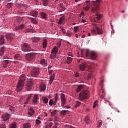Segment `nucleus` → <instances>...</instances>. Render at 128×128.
<instances>
[{"instance_id": "1a4fd4ad", "label": "nucleus", "mask_w": 128, "mask_h": 128, "mask_svg": "<svg viewBox=\"0 0 128 128\" xmlns=\"http://www.w3.org/2000/svg\"><path fill=\"white\" fill-rule=\"evenodd\" d=\"M60 98H61V104L62 106H64L66 104V96L64 94H60Z\"/></svg>"}, {"instance_id": "6e6552de", "label": "nucleus", "mask_w": 128, "mask_h": 128, "mask_svg": "<svg viewBox=\"0 0 128 128\" xmlns=\"http://www.w3.org/2000/svg\"><path fill=\"white\" fill-rule=\"evenodd\" d=\"M90 0H87L84 3V10L86 12H88L90 10Z\"/></svg>"}, {"instance_id": "c9c22d12", "label": "nucleus", "mask_w": 128, "mask_h": 128, "mask_svg": "<svg viewBox=\"0 0 128 128\" xmlns=\"http://www.w3.org/2000/svg\"><path fill=\"white\" fill-rule=\"evenodd\" d=\"M72 62V58L70 57H67V64H70Z\"/></svg>"}, {"instance_id": "338daca9", "label": "nucleus", "mask_w": 128, "mask_h": 128, "mask_svg": "<svg viewBox=\"0 0 128 128\" xmlns=\"http://www.w3.org/2000/svg\"><path fill=\"white\" fill-rule=\"evenodd\" d=\"M64 108H70V106H64Z\"/></svg>"}, {"instance_id": "bf43d9fd", "label": "nucleus", "mask_w": 128, "mask_h": 128, "mask_svg": "<svg viewBox=\"0 0 128 128\" xmlns=\"http://www.w3.org/2000/svg\"><path fill=\"white\" fill-rule=\"evenodd\" d=\"M86 22V19H82V22Z\"/></svg>"}, {"instance_id": "423d86ee", "label": "nucleus", "mask_w": 128, "mask_h": 128, "mask_svg": "<svg viewBox=\"0 0 128 128\" xmlns=\"http://www.w3.org/2000/svg\"><path fill=\"white\" fill-rule=\"evenodd\" d=\"M30 74L32 76L36 77L40 74V70L38 68H34L32 69Z\"/></svg>"}, {"instance_id": "6e6d98bb", "label": "nucleus", "mask_w": 128, "mask_h": 128, "mask_svg": "<svg viewBox=\"0 0 128 128\" xmlns=\"http://www.w3.org/2000/svg\"><path fill=\"white\" fill-rule=\"evenodd\" d=\"M60 45H61V44L60 42L57 43V46H58V48H60Z\"/></svg>"}, {"instance_id": "79ce46f5", "label": "nucleus", "mask_w": 128, "mask_h": 128, "mask_svg": "<svg viewBox=\"0 0 128 128\" xmlns=\"http://www.w3.org/2000/svg\"><path fill=\"white\" fill-rule=\"evenodd\" d=\"M36 124L37 126H39L40 124H42V122L40 121V120L37 119L36 120Z\"/></svg>"}, {"instance_id": "2eb2a0df", "label": "nucleus", "mask_w": 128, "mask_h": 128, "mask_svg": "<svg viewBox=\"0 0 128 128\" xmlns=\"http://www.w3.org/2000/svg\"><path fill=\"white\" fill-rule=\"evenodd\" d=\"M30 16H38V12L36 10H32L30 12Z\"/></svg>"}, {"instance_id": "0eeeda50", "label": "nucleus", "mask_w": 128, "mask_h": 128, "mask_svg": "<svg viewBox=\"0 0 128 128\" xmlns=\"http://www.w3.org/2000/svg\"><path fill=\"white\" fill-rule=\"evenodd\" d=\"M36 53H30L26 55V58L28 62H30V60H32L34 58L36 57Z\"/></svg>"}, {"instance_id": "f3484780", "label": "nucleus", "mask_w": 128, "mask_h": 128, "mask_svg": "<svg viewBox=\"0 0 128 128\" xmlns=\"http://www.w3.org/2000/svg\"><path fill=\"white\" fill-rule=\"evenodd\" d=\"M34 108H29V110L28 112V114L30 116H34Z\"/></svg>"}, {"instance_id": "473e14b6", "label": "nucleus", "mask_w": 128, "mask_h": 128, "mask_svg": "<svg viewBox=\"0 0 128 128\" xmlns=\"http://www.w3.org/2000/svg\"><path fill=\"white\" fill-rule=\"evenodd\" d=\"M4 52V46L0 48V56H2Z\"/></svg>"}, {"instance_id": "4be33fe9", "label": "nucleus", "mask_w": 128, "mask_h": 128, "mask_svg": "<svg viewBox=\"0 0 128 128\" xmlns=\"http://www.w3.org/2000/svg\"><path fill=\"white\" fill-rule=\"evenodd\" d=\"M40 16L42 18H44V20H46V18H48L46 14L44 12L40 13Z\"/></svg>"}, {"instance_id": "dca6fc26", "label": "nucleus", "mask_w": 128, "mask_h": 128, "mask_svg": "<svg viewBox=\"0 0 128 128\" xmlns=\"http://www.w3.org/2000/svg\"><path fill=\"white\" fill-rule=\"evenodd\" d=\"M6 38H7L8 40L12 41L14 40V35L12 34H7L6 35Z\"/></svg>"}, {"instance_id": "b1692460", "label": "nucleus", "mask_w": 128, "mask_h": 128, "mask_svg": "<svg viewBox=\"0 0 128 128\" xmlns=\"http://www.w3.org/2000/svg\"><path fill=\"white\" fill-rule=\"evenodd\" d=\"M14 59L18 60H20L22 58L20 57V56L19 54H16L14 56Z\"/></svg>"}, {"instance_id": "de8ad7c7", "label": "nucleus", "mask_w": 128, "mask_h": 128, "mask_svg": "<svg viewBox=\"0 0 128 128\" xmlns=\"http://www.w3.org/2000/svg\"><path fill=\"white\" fill-rule=\"evenodd\" d=\"M54 74H53L50 77V80H54Z\"/></svg>"}, {"instance_id": "4c0bfd02", "label": "nucleus", "mask_w": 128, "mask_h": 128, "mask_svg": "<svg viewBox=\"0 0 128 128\" xmlns=\"http://www.w3.org/2000/svg\"><path fill=\"white\" fill-rule=\"evenodd\" d=\"M90 117L88 116H86V118H85V122H86V124H90Z\"/></svg>"}, {"instance_id": "2f4dec72", "label": "nucleus", "mask_w": 128, "mask_h": 128, "mask_svg": "<svg viewBox=\"0 0 128 128\" xmlns=\"http://www.w3.org/2000/svg\"><path fill=\"white\" fill-rule=\"evenodd\" d=\"M48 44V40L46 39L44 40L42 44L44 48H46V44Z\"/></svg>"}, {"instance_id": "bb28decb", "label": "nucleus", "mask_w": 128, "mask_h": 128, "mask_svg": "<svg viewBox=\"0 0 128 128\" xmlns=\"http://www.w3.org/2000/svg\"><path fill=\"white\" fill-rule=\"evenodd\" d=\"M64 20V16H62L60 18V20L58 22V24H62V22Z\"/></svg>"}, {"instance_id": "a211bd4d", "label": "nucleus", "mask_w": 128, "mask_h": 128, "mask_svg": "<svg viewBox=\"0 0 128 128\" xmlns=\"http://www.w3.org/2000/svg\"><path fill=\"white\" fill-rule=\"evenodd\" d=\"M90 56L91 59L92 60H96V52H91Z\"/></svg>"}, {"instance_id": "09e8293b", "label": "nucleus", "mask_w": 128, "mask_h": 128, "mask_svg": "<svg viewBox=\"0 0 128 128\" xmlns=\"http://www.w3.org/2000/svg\"><path fill=\"white\" fill-rule=\"evenodd\" d=\"M54 104V100H50L49 102V104L50 106H52V104Z\"/></svg>"}, {"instance_id": "a18cd8bd", "label": "nucleus", "mask_w": 128, "mask_h": 128, "mask_svg": "<svg viewBox=\"0 0 128 128\" xmlns=\"http://www.w3.org/2000/svg\"><path fill=\"white\" fill-rule=\"evenodd\" d=\"M60 8H61V10H64V4H60Z\"/></svg>"}, {"instance_id": "3c124183", "label": "nucleus", "mask_w": 128, "mask_h": 128, "mask_svg": "<svg viewBox=\"0 0 128 128\" xmlns=\"http://www.w3.org/2000/svg\"><path fill=\"white\" fill-rule=\"evenodd\" d=\"M79 16H80V18H84V12H82Z\"/></svg>"}, {"instance_id": "49530a36", "label": "nucleus", "mask_w": 128, "mask_h": 128, "mask_svg": "<svg viewBox=\"0 0 128 128\" xmlns=\"http://www.w3.org/2000/svg\"><path fill=\"white\" fill-rule=\"evenodd\" d=\"M0 128H6V124H0Z\"/></svg>"}, {"instance_id": "a878e982", "label": "nucleus", "mask_w": 128, "mask_h": 128, "mask_svg": "<svg viewBox=\"0 0 128 128\" xmlns=\"http://www.w3.org/2000/svg\"><path fill=\"white\" fill-rule=\"evenodd\" d=\"M56 53H54V52H51V54L50 55V58L52 60L54 58H56Z\"/></svg>"}, {"instance_id": "680f3d73", "label": "nucleus", "mask_w": 128, "mask_h": 128, "mask_svg": "<svg viewBox=\"0 0 128 128\" xmlns=\"http://www.w3.org/2000/svg\"><path fill=\"white\" fill-rule=\"evenodd\" d=\"M68 56H72V53H68Z\"/></svg>"}, {"instance_id": "f704fd0d", "label": "nucleus", "mask_w": 128, "mask_h": 128, "mask_svg": "<svg viewBox=\"0 0 128 128\" xmlns=\"http://www.w3.org/2000/svg\"><path fill=\"white\" fill-rule=\"evenodd\" d=\"M43 2V6H46L48 4V0H42Z\"/></svg>"}, {"instance_id": "ea45409f", "label": "nucleus", "mask_w": 128, "mask_h": 128, "mask_svg": "<svg viewBox=\"0 0 128 128\" xmlns=\"http://www.w3.org/2000/svg\"><path fill=\"white\" fill-rule=\"evenodd\" d=\"M43 102L45 104H48V98L46 97H44L43 99Z\"/></svg>"}, {"instance_id": "c03bdc74", "label": "nucleus", "mask_w": 128, "mask_h": 128, "mask_svg": "<svg viewBox=\"0 0 128 128\" xmlns=\"http://www.w3.org/2000/svg\"><path fill=\"white\" fill-rule=\"evenodd\" d=\"M80 102L77 101L76 105L74 106V107L78 108V106H80Z\"/></svg>"}, {"instance_id": "864d4df0", "label": "nucleus", "mask_w": 128, "mask_h": 128, "mask_svg": "<svg viewBox=\"0 0 128 128\" xmlns=\"http://www.w3.org/2000/svg\"><path fill=\"white\" fill-rule=\"evenodd\" d=\"M85 54H86V56H90V54L88 53V50H86V52Z\"/></svg>"}, {"instance_id": "7c9ffc66", "label": "nucleus", "mask_w": 128, "mask_h": 128, "mask_svg": "<svg viewBox=\"0 0 128 128\" xmlns=\"http://www.w3.org/2000/svg\"><path fill=\"white\" fill-rule=\"evenodd\" d=\"M4 44V38L2 36L0 37V44Z\"/></svg>"}, {"instance_id": "c756f323", "label": "nucleus", "mask_w": 128, "mask_h": 128, "mask_svg": "<svg viewBox=\"0 0 128 128\" xmlns=\"http://www.w3.org/2000/svg\"><path fill=\"white\" fill-rule=\"evenodd\" d=\"M58 48L56 46H54L52 51V52H54L56 54H58Z\"/></svg>"}, {"instance_id": "a19ab883", "label": "nucleus", "mask_w": 128, "mask_h": 128, "mask_svg": "<svg viewBox=\"0 0 128 128\" xmlns=\"http://www.w3.org/2000/svg\"><path fill=\"white\" fill-rule=\"evenodd\" d=\"M66 36H72V32L70 31H68V32L66 33Z\"/></svg>"}, {"instance_id": "37998d69", "label": "nucleus", "mask_w": 128, "mask_h": 128, "mask_svg": "<svg viewBox=\"0 0 128 128\" xmlns=\"http://www.w3.org/2000/svg\"><path fill=\"white\" fill-rule=\"evenodd\" d=\"M78 26H74V32L76 34L78 32Z\"/></svg>"}, {"instance_id": "f03ea898", "label": "nucleus", "mask_w": 128, "mask_h": 128, "mask_svg": "<svg viewBox=\"0 0 128 128\" xmlns=\"http://www.w3.org/2000/svg\"><path fill=\"white\" fill-rule=\"evenodd\" d=\"M94 22L95 23L92 24L93 29L91 31L92 34H102L104 31H102V28L98 27V26H100L98 22L94 20Z\"/></svg>"}, {"instance_id": "7ed1b4c3", "label": "nucleus", "mask_w": 128, "mask_h": 128, "mask_svg": "<svg viewBox=\"0 0 128 128\" xmlns=\"http://www.w3.org/2000/svg\"><path fill=\"white\" fill-rule=\"evenodd\" d=\"M26 80V74H22L20 77V80L18 82V84L16 86V90L18 92H20L24 88V82Z\"/></svg>"}, {"instance_id": "4d7b16f0", "label": "nucleus", "mask_w": 128, "mask_h": 128, "mask_svg": "<svg viewBox=\"0 0 128 128\" xmlns=\"http://www.w3.org/2000/svg\"><path fill=\"white\" fill-rule=\"evenodd\" d=\"M102 122H99L98 128H100V126H102Z\"/></svg>"}, {"instance_id": "39448f33", "label": "nucleus", "mask_w": 128, "mask_h": 128, "mask_svg": "<svg viewBox=\"0 0 128 128\" xmlns=\"http://www.w3.org/2000/svg\"><path fill=\"white\" fill-rule=\"evenodd\" d=\"M22 49L23 52H30V50H32L30 46L26 43L22 44Z\"/></svg>"}, {"instance_id": "58836bf2", "label": "nucleus", "mask_w": 128, "mask_h": 128, "mask_svg": "<svg viewBox=\"0 0 128 128\" xmlns=\"http://www.w3.org/2000/svg\"><path fill=\"white\" fill-rule=\"evenodd\" d=\"M67 112H68V110H63L60 112L61 116H66Z\"/></svg>"}, {"instance_id": "13d9d810", "label": "nucleus", "mask_w": 128, "mask_h": 128, "mask_svg": "<svg viewBox=\"0 0 128 128\" xmlns=\"http://www.w3.org/2000/svg\"><path fill=\"white\" fill-rule=\"evenodd\" d=\"M56 124H58V123L55 124V126L52 127V128H58V126H56Z\"/></svg>"}, {"instance_id": "72a5a7b5", "label": "nucleus", "mask_w": 128, "mask_h": 128, "mask_svg": "<svg viewBox=\"0 0 128 128\" xmlns=\"http://www.w3.org/2000/svg\"><path fill=\"white\" fill-rule=\"evenodd\" d=\"M10 128H16V123L14 122L9 126Z\"/></svg>"}, {"instance_id": "e433bc0d", "label": "nucleus", "mask_w": 128, "mask_h": 128, "mask_svg": "<svg viewBox=\"0 0 128 128\" xmlns=\"http://www.w3.org/2000/svg\"><path fill=\"white\" fill-rule=\"evenodd\" d=\"M46 86L45 84H42L40 86L41 90H42V92L46 90Z\"/></svg>"}, {"instance_id": "ddd939ff", "label": "nucleus", "mask_w": 128, "mask_h": 128, "mask_svg": "<svg viewBox=\"0 0 128 128\" xmlns=\"http://www.w3.org/2000/svg\"><path fill=\"white\" fill-rule=\"evenodd\" d=\"M32 82H28L26 86V90H32Z\"/></svg>"}, {"instance_id": "052dcab7", "label": "nucleus", "mask_w": 128, "mask_h": 128, "mask_svg": "<svg viewBox=\"0 0 128 128\" xmlns=\"http://www.w3.org/2000/svg\"><path fill=\"white\" fill-rule=\"evenodd\" d=\"M78 76H79L78 73H76V74H75V76H76V78H78Z\"/></svg>"}, {"instance_id": "5fc2aeb1", "label": "nucleus", "mask_w": 128, "mask_h": 128, "mask_svg": "<svg viewBox=\"0 0 128 128\" xmlns=\"http://www.w3.org/2000/svg\"><path fill=\"white\" fill-rule=\"evenodd\" d=\"M61 30H62V32L63 34H66V30H64V28H62L61 29Z\"/></svg>"}, {"instance_id": "6ab92c4d", "label": "nucleus", "mask_w": 128, "mask_h": 128, "mask_svg": "<svg viewBox=\"0 0 128 128\" xmlns=\"http://www.w3.org/2000/svg\"><path fill=\"white\" fill-rule=\"evenodd\" d=\"M38 94H35L33 97L32 102H34V104H36V102H38Z\"/></svg>"}, {"instance_id": "9b49d317", "label": "nucleus", "mask_w": 128, "mask_h": 128, "mask_svg": "<svg viewBox=\"0 0 128 128\" xmlns=\"http://www.w3.org/2000/svg\"><path fill=\"white\" fill-rule=\"evenodd\" d=\"M24 24H21L20 26H17L14 28V32H18V30H24Z\"/></svg>"}, {"instance_id": "cd10ccee", "label": "nucleus", "mask_w": 128, "mask_h": 128, "mask_svg": "<svg viewBox=\"0 0 128 128\" xmlns=\"http://www.w3.org/2000/svg\"><path fill=\"white\" fill-rule=\"evenodd\" d=\"M41 64L43 66H48V64L44 59L41 60L40 61Z\"/></svg>"}, {"instance_id": "0e129e2a", "label": "nucleus", "mask_w": 128, "mask_h": 128, "mask_svg": "<svg viewBox=\"0 0 128 128\" xmlns=\"http://www.w3.org/2000/svg\"><path fill=\"white\" fill-rule=\"evenodd\" d=\"M48 72H49V74H52V70H48Z\"/></svg>"}, {"instance_id": "9d476101", "label": "nucleus", "mask_w": 128, "mask_h": 128, "mask_svg": "<svg viewBox=\"0 0 128 128\" xmlns=\"http://www.w3.org/2000/svg\"><path fill=\"white\" fill-rule=\"evenodd\" d=\"M87 66L88 64L86 62H83L79 65L78 68L80 70H84Z\"/></svg>"}, {"instance_id": "aec40b11", "label": "nucleus", "mask_w": 128, "mask_h": 128, "mask_svg": "<svg viewBox=\"0 0 128 128\" xmlns=\"http://www.w3.org/2000/svg\"><path fill=\"white\" fill-rule=\"evenodd\" d=\"M10 64V61L8 60H4L2 62L4 68H6L8 65Z\"/></svg>"}, {"instance_id": "e2e57ef3", "label": "nucleus", "mask_w": 128, "mask_h": 128, "mask_svg": "<svg viewBox=\"0 0 128 128\" xmlns=\"http://www.w3.org/2000/svg\"><path fill=\"white\" fill-rule=\"evenodd\" d=\"M52 82H54V80H50V84H52Z\"/></svg>"}, {"instance_id": "c85d7f7f", "label": "nucleus", "mask_w": 128, "mask_h": 128, "mask_svg": "<svg viewBox=\"0 0 128 128\" xmlns=\"http://www.w3.org/2000/svg\"><path fill=\"white\" fill-rule=\"evenodd\" d=\"M31 125L30 123H26L23 125L22 128H30Z\"/></svg>"}, {"instance_id": "f257e3e1", "label": "nucleus", "mask_w": 128, "mask_h": 128, "mask_svg": "<svg viewBox=\"0 0 128 128\" xmlns=\"http://www.w3.org/2000/svg\"><path fill=\"white\" fill-rule=\"evenodd\" d=\"M92 2H93L94 4V5L93 8H92V12H96V18L100 20L102 18V15L100 14L98 12V9L100 8V7L98 6V4L100 2V0H96L94 1H91Z\"/></svg>"}, {"instance_id": "5701e85b", "label": "nucleus", "mask_w": 128, "mask_h": 128, "mask_svg": "<svg viewBox=\"0 0 128 128\" xmlns=\"http://www.w3.org/2000/svg\"><path fill=\"white\" fill-rule=\"evenodd\" d=\"M59 98L58 94H55V97H54V102H54V104H56L58 100H60V98Z\"/></svg>"}, {"instance_id": "f8f14e48", "label": "nucleus", "mask_w": 128, "mask_h": 128, "mask_svg": "<svg viewBox=\"0 0 128 128\" xmlns=\"http://www.w3.org/2000/svg\"><path fill=\"white\" fill-rule=\"evenodd\" d=\"M10 118V114H6L2 116V119L4 122H6Z\"/></svg>"}, {"instance_id": "4468645a", "label": "nucleus", "mask_w": 128, "mask_h": 128, "mask_svg": "<svg viewBox=\"0 0 128 128\" xmlns=\"http://www.w3.org/2000/svg\"><path fill=\"white\" fill-rule=\"evenodd\" d=\"M30 98H32V94H29L28 95V98L24 102V104H28L30 102Z\"/></svg>"}, {"instance_id": "8fccbe9b", "label": "nucleus", "mask_w": 128, "mask_h": 128, "mask_svg": "<svg viewBox=\"0 0 128 128\" xmlns=\"http://www.w3.org/2000/svg\"><path fill=\"white\" fill-rule=\"evenodd\" d=\"M56 114V110H54V111L51 112L52 116H54Z\"/></svg>"}, {"instance_id": "774afa93", "label": "nucleus", "mask_w": 128, "mask_h": 128, "mask_svg": "<svg viewBox=\"0 0 128 128\" xmlns=\"http://www.w3.org/2000/svg\"><path fill=\"white\" fill-rule=\"evenodd\" d=\"M45 128H49L48 126V125H47V126H45Z\"/></svg>"}, {"instance_id": "393cba45", "label": "nucleus", "mask_w": 128, "mask_h": 128, "mask_svg": "<svg viewBox=\"0 0 128 128\" xmlns=\"http://www.w3.org/2000/svg\"><path fill=\"white\" fill-rule=\"evenodd\" d=\"M90 70V69H89V70H87L86 72V74L88 75V78H90L92 74V72Z\"/></svg>"}, {"instance_id": "412c9836", "label": "nucleus", "mask_w": 128, "mask_h": 128, "mask_svg": "<svg viewBox=\"0 0 128 128\" xmlns=\"http://www.w3.org/2000/svg\"><path fill=\"white\" fill-rule=\"evenodd\" d=\"M84 88V85H79L77 88L76 92H80V90H82Z\"/></svg>"}, {"instance_id": "603ef678", "label": "nucleus", "mask_w": 128, "mask_h": 128, "mask_svg": "<svg viewBox=\"0 0 128 128\" xmlns=\"http://www.w3.org/2000/svg\"><path fill=\"white\" fill-rule=\"evenodd\" d=\"M47 126H48V128H51L52 126V122H50V124H48Z\"/></svg>"}, {"instance_id": "69168bd1", "label": "nucleus", "mask_w": 128, "mask_h": 128, "mask_svg": "<svg viewBox=\"0 0 128 128\" xmlns=\"http://www.w3.org/2000/svg\"><path fill=\"white\" fill-rule=\"evenodd\" d=\"M75 36H76V38H78V34H76Z\"/></svg>"}, {"instance_id": "20e7f679", "label": "nucleus", "mask_w": 128, "mask_h": 128, "mask_svg": "<svg viewBox=\"0 0 128 128\" xmlns=\"http://www.w3.org/2000/svg\"><path fill=\"white\" fill-rule=\"evenodd\" d=\"M88 98V91L83 90L82 92H80L79 94L78 98L80 100H86V98Z\"/></svg>"}]
</instances>
